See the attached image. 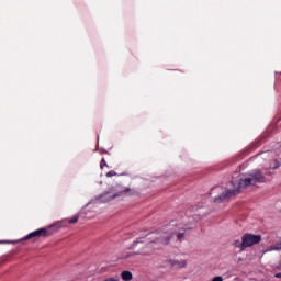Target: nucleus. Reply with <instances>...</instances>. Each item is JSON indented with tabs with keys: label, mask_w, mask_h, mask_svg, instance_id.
<instances>
[{
	"label": "nucleus",
	"mask_w": 281,
	"mask_h": 281,
	"mask_svg": "<svg viewBox=\"0 0 281 281\" xmlns=\"http://www.w3.org/2000/svg\"><path fill=\"white\" fill-rule=\"evenodd\" d=\"M256 183H265V175L258 169L237 176L225 187L213 188L211 196L215 203H222V201L240 194V191L246 190L250 186H256Z\"/></svg>",
	"instance_id": "obj_1"
},
{
	"label": "nucleus",
	"mask_w": 281,
	"mask_h": 281,
	"mask_svg": "<svg viewBox=\"0 0 281 281\" xmlns=\"http://www.w3.org/2000/svg\"><path fill=\"white\" fill-rule=\"evenodd\" d=\"M172 235L173 233L171 229L167 232L151 233L146 237L139 238L138 240L134 241L130 246V249H136L135 254H142L144 251V247H148V245H153V243H155L156 245H168V243H170V239L172 238Z\"/></svg>",
	"instance_id": "obj_2"
},
{
	"label": "nucleus",
	"mask_w": 281,
	"mask_h": 281,
	"mask_svg": "<svg viewBox=\"0 0 281 281\" xmlns=\"http://www.w3.org/2000/svg\"><path fill=\"white\" fill-rule=\"evenodd\" d=\"M128 192H131V188L115 184L111 187L108 191L97 196L95 200H92L88 204H86V207H89L91 203H109L111 201H115V199H120V196H126Z\"/></svg>",
	"instance_id": "obj_3"
},
{
	"label": "nucleus",
	"mask_w": 281,
	"mask_h": 281,
	"mask_svg": "<svg viewBox=\"0 0 281 281\" xmlns=\"http://www.w3.org/2000/svg\"><path fill=\"white\" fill-rule=\"evenodd\" d=\"M262 236L260 235H254V234H245L241 237V247H254V245H258V243H261Z\"/></svg>",
	"instance_id": "obj_4"
},
{
	"label": "nucleus",
	"mask_w": 281,
	"mask_h": 281,
	"mask_svg": "<svg viewBox=\"0 0 281 281\" xmlns=\"http://www.w3.org/2000/svg\"><path fill=\"white\" fill-rule=\"evenodd\" d=\"M169 265L172 269H186V267H188V261L184 259H172L169 260Z\"/></svg>",
	"instance_id": "obj_5"
},
{
	"label": "nucleus",
	"mask_w": 281,
	"mask_h": 281,
	"mask_svg": "<svg viewBox=\"0 0 281 281\" xmlns=\"http://www.w3.org/2000/svg\"><path fill=\"white\" fill-rule=\"evenodd\" d=\"M41 236H47V229L40 228L37 231H34L30 233L26 237H24V240H30V238H38Z\"/></svg>",
	"instance_id": "obj_6"
},
{
	"label": "nucleus",
	"mask_w": 281,
	"mask_h": 281,
	"mask_svg": "<svg viewBox=\"0 0 281 281\" xmlns=\"http://www.w3.org/2000/svg\"><path fill=\"white\" fill-rule=\"evenodd\" d=\"M281 241L276 243L274 245L269 246L266 251H280Z\"/></svg>",
	"instance_id": "obj_7"
},
{
	"label": "nucleus",
	"mask_w": 281,
	"mask_h": 281,
	"mask_svg": "<svg viewBox=\"0 0 281 281\" xmlns=\"http://www.w3.org/2000/svg\"><path fill=\"white\" fill-rule=\"evenodd\" d=\"M121 278L124 281H131L133 280V273H131V271H123Z\"/></svg>",
	"instance_id": "obj_8"
},
{
	"label": "nucleus",
	"mask_w": 281,
	"mask_h": 281,
	"mask_svg": "<svg viewBox=\"0 0 281 281\" xmlns=\"http://www.w3.org/2000/svg\"><path fill=\"white\" fill-rule=\"evenodd\" d=\"M78 218H80L79 213L77 215L72 216L71 218H69L68 223H70V225H74V223H76L78 221Z\"/></svg>",
	"instance_id": "obj_9"
},
{
	"label": "nucleus",
	"mask_w": 281,
	"mask_h": 281,
	"mask_svg": "<svg viewBox=\"0 0 281 281\" xmlns=\"http://www.w3.org/2000/svg\"><path fill=\"white\" fill-rule=\"evenodd\" d=\"M277 168H280V162L278 160H274L271 165H270V169L271 170H276Z\"/></svg>",
	"instance_id": "obj_10"
},
{
	"label": "nucleus",
	"mask_w": 281,
	"mask_h": 281,
	"mask_svg": "<svg viewBox=\"0 0 281 281\" xmlns=\"http://www.w3.org/2000/svg\"><path fill=\"white\" fill-rule=\"evenodd\" d=\"M63 221H65V220H61V221H57V222H55L54 224H52L49 227H63Z\"/></svg>",
	"instance_id": "obj_11"
},
{
	"label": "nucleus",
	"mask_w": 281,
	"mask_h": 281,
	"mask_svg": "<svg viewBox=\"0 0 281 281\" xmlns=\"http://www.w3.org/2000/svg\"><path fill=\"white\" fill-rule=\"evenodd\" d=\"M186 236L184 233H178L177 238L178 240H181Z\"/></svg>",
	"instance_id": "obj_12"
},
{
	"label": "nucleus",
	"mask_w": 281,
	"mask_h": 281,
	"mask_svg": "<svg viewBox=\"0 0 281 281\" xmlns=\"http://www.w3.org/2000/svg\"><path fill=\"white\" fill-rule=\"evenodd\" d=\"M115 175H117L115 171H109L106 177H115Z\"/></svg>",
	"instance_id": "obj_13"
},
{
	"label": "nucleus",
	"mask_w": 281,
	"mask_h": 281,
	"mask_svg": "<svg viewBox=\"0 0 281 281\" xmlns=\"http://www.w3.org/2000/svg\"><path fill=\"white\" fill-rule=\"evenodd\" d=\"M212 281H223V277H214L213 279H212Z\"/></svg>",
	"instance_id": "obj_14"
},
{
	"label": "nucleus",
	"mask_w": 281,
	"mask_h": 281,
	"mask_svg": "<svg viewBox=\"0 0 281 281\" xmlns=\"http://www.w3.org/2000/svg\"><path fill=\"white\" fill-rule=\"evenodd\" d=\"M103 166H106V161L104 159L101 160V168H103Z\"/></svg>",
	"instance_id": "obj_15"
},
{
	"label": "nucleus",
	"mask_w": 281,
	"mask_h": 281,
	"mask_svg": "<svg viewBox=\"0 0 281 281\" xmlns=\"http://www.w3.org/2000/svg\"><path fill=\"white\" fill-rule=\"evenodd\" d=\"M276 278H281V272L276 274Z\"/></svg>",
	"instance_id": "obj_16"
},
{
	"label": "nucleus",
	"mask_w": 281,
	"mask_h": 281,
	"mask_svg": "<svg viewBox=\"0 0 281 281\" xmlns=\"http://www.w3.org/2000/svg\"><path fill=\"white\" fill-rule=\"evenodd\" d=\"M243 259L241 258H239V262L241 261Z\"/></svg>",
	"instance_id": "obj_17"
}]
</instances>
